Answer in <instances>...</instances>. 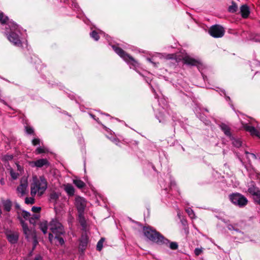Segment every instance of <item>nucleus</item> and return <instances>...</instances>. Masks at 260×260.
<instances>
[{"label":"nucleus","mask_w":260,"mask_h":260,"mask_svg":"<svg viewBox=\"0 0 260 260\" xmlns=\"http://www.w3.org/2000/svg\"><path fill=\"white\" fill-rule=\"evenodd\" d=\"M231 202L240 207H244L247 204V199L240 193H233L230 196Z\"/></svg>","instance_id":"nucleus-6"},{"label":"nucleus","mask_w":260,"mask_h":260,"mask_svg":"<svg viewBox=\"0 0 260 260\" xmlns=\"http://www.w3.org/2000/svg\"><path fill=\"white\" fill-rule=\"evenodd\" d=\"M21 216L24 219H28L29 218L30 214L26 211H23L21 213Z\"/></svg>","instance_id":"nucleus-30"},{"label":"nucleus","mask_w":260,"mask_h":260,"mask_svg":"<svg viewBox=\"0 0 260 260\" xmlns=\"http://www.w3.org/2000/svg\"><path fill=\"white\" fill-rule=\"evenodd\" d=\"M47 187V183L43 177H37L33 176L32 182L30 185V194L34 197L36 194L42 196L45 191Z\"/></svg>","instance_id":"nucleus-1"},{"label":"nucleus","mask_w":260,"mask_h":260,"mask_svg":"<svg viewBox=\"0 0 260 260\" xmlns=\"http://www.w3.org/2000/svg\"><path fill=\"white\" fill-rule=\"evenodd\" d=\"M183 60L185 63L190 64V65L196 66L198 63H199V61L198 60L191 58V57H190L188 55L185 56L183 58Z\"/></svg>","instance_id":"nucleus-16"},{"label":"nucleus","mask_w":260,"mask_h":260,"mask_svg":"<svg viewBox=\"0 0 260 260\" xmlns=\"http://www.w3.org/2000/svg\"><path fill=\"white\" fill-rule=\"evenodd\" d=\"M13 24L12 28H11V30H15L16 29V26L15 24L12 23Z\"/></svg>","instance_id":"nucleus-45"},{"label":"nucleus","mask_w":260,"mask_h":260,"mask_svg":"<svg viewBox=\"0 0 260 260\" xmlns=\"http://www.w3.org/2000/svg\"><path fill=\"white\" fill-rule=\"evenodd\" d=\"M88 237L86 235H83L80 239L79 247L81 249H84L88 243Z\"/></svg>","instance_id":"nucleus-17"},{"label":"nucleus","mask_w":260,"mask_h":260,"mask_svg":"<svg viewBox=\"0 0 260 260\" xmlns=\"http://www.w3.org/2000/svg\"><path fill=\"white\" fill-rule=\"evenodd\" d=\"M243 127L246 131L249 132L251 135L260 138V128L258 126H257L256 128H255L253 126L245 124L244 125Z\"/></svg>","instance_id":"nucleus-9"},{"label":"nucleus","mask_w":260,"mask_h":260,"mask_svg":"<svg viewBox=\"0 0 260 260\" xmlns=\"http://www.w3.org/2000/svg\"><path fill=\"white\" fill-rule=\"evenodd\" d=\"M34 260H42V257L40 255H38L36 257Z\"/></svg>","instance_id":"nucleus-44"},{"label":"nucleus","mask_w":260,"mask_h":260,"mask_svg":"<svg viewBox=\"0 0 260 260\" xmlns=\"http://www.w3.org/2000/svg\"><path fill=\"white\" fill-rule=\"evenodd\" d=\"M3 205L6 211H10L11 209L12 203L10 200H6L3 201Z\"/></svg>","instance_id":"nucleus-20"},{"label":"nucleus","mask_w":260,"mask_h":260,"mask_svg":"<svg viewBox=\"0 0 260 260\" xmlns=\"http://www.w3.org/2000/svg\"><path fill=\"white\" fill-rule=\"evenodd\" d=\"M1 183H2V184H4V181H3V180H1Z\"/></svg>","instance_id":"nucleus-46"},{"label":"nucleus","mask_w":260,"mask_h":260,"mask_svg":"<svg viewBox=\"0 0 260 260\" xmlns=\"http://www.w3.org/2000/svg\"><path fill=\"white\" fill-rule=\"evenodd\" d=\"M259 191V190L254 185L253 182H250V183L249 184V185L248 186V192L249 193H250L251 194H252V196H254V195H255L256 194V193H257L258 191Z\"/></svg>","instance_id":"nucleus-19"},{"label":"nucleus","mask_w":260,"mask_h":260,"mask_svg":"<svg viewBox=\"0 0 260 260\" xmlns=\"http://www.w3.org/2000/svg\"><path fill=\"white\" fill-rule=\"evenodd\" d=\"M170 247L172 249H176L178 247V245L177 243L172 242L170 245Z\"/></svg>","instance_id":"nucleus-38"},{"label":"nucleus","mask_w":260,"mask_h":260,"mask_svg":"<svg viewBox=\"0 0 260 260\" xmlns=\"http://www.w3.org/2000/svg\"><path fill=\"white\" fill-rule=\"evenodd\" d=\"M9 40L12 42L14 45H19L20 44V41L18 36L14 32H11L8 37Z\"/></svg>","instance_id":"nucleus-13"},{"label":"nucleus","mask_w":260,"mask_h":260,"mask_svg":"<svg viewBox=\"0 0 260 260\" xmlns=\"http://www.w3.org/2000/svg\"><path fill=\"white\" fill-rule=\"evenodd\" d=\"M6 235L8 241L11 243H16L18 238V235L16 232L8 231L7 232Z\"/></svg>","instance_id":"nucleus-12"},{"label":"nucleus","mask_w":260,"mask_h":260,"mask_svg":"<svg viewBox=\"0 0 260 260\" xmlns=\"http://www.w3.org/2000/svg\"><path fill=\"white\" fill-rule=\"evenodd\" d=\"M49 228L51 233L49 234V241L52 242L55 237L60 236L64 233V230L61 223L57 219H53L49 224Z\"/></svg>","instance_id":"nucleus-2"},{"label":"nucleus","mask_w":260,"mask_h":260,"mask_svg":"<svg viewBox=\"0 0 260 260\" xmlns=\"http://www.w3.org/2000/svg\"><path fill=\"white\" fill-rule=\"evenodd\" d=\"M63 188L68 195L72 196L74 194L75 189L70 184H66L63 185Z\"/></svg>","instance_id":"nucleus-18"},{"label":"nucleus","mask_w":260,"mask_h":260,"mask_svg":"<svg viewBox=\"0 0 260 260\" xmlns=\"http://www.w3.org/2000/svg\"><path fill=\"white\" fill-rule=\"evenodd\" d=\"M32 143L34 145H37L38 144H39L40 140L38 139H35L32 140Z\"/></svg>","instance_id":"nucleus-39"},{"label":"nucleus","mask_w":260,"mask_h":260,"mask_svg":"<svg viewBox=\"0 0 260 260\" xmlns=\"http://www.w3.org/2000/svg\"><path fill=\"white\" fill-rule=\"evenodd\" d=\"M40 229L44 234H46L49 225L47 224L46 221H42L40 224Z\"/></svg>","instance_id":"nucleus-21"},{"label":"nucleus","mask_w":260,"mask_h":260,"mask_svg":"<svg viewBox=\"0 0 260 260\" xmlns=\"http://www.w3.org/2000/svg\"><path fill=\"white\" fill-rule=\"evenodd\" d=\"M202 251H203L202 249L196 248L194 250V253L197 256H198V255H200L202 252Z\"/></svg>","instance_id":"nucleus-37"},{"label":"nucleus","mask_w":260,"mask_h":260,"mask_svg":"<svg viewBox=\"0 0 260 260\" xmlns=\"http://www.w3.org/2000/svg\"><path fill=\"white\" fill-rule=\"evenodd\" d=\"M113 49L122 58H123L126 61H134L133 57L130 56L129 55L126 54L123 50L121 48L113 47Z\"/></svg>","instance_id":"nucleus-10"},{"label":"nucleus","mask_w":260,"mask_h":260,"mask_svg":"<svg viewBox=\"0 0 260 260\" xmlns=\"http://www.w3.org/2000/svg\"><path fill=\"white\" fill-rule=\"evenodd\" d=\"M233 143L236 147H239L241 145V142L239 140H235Z\"/></svg>","instance_id":"nucleus-35"},{"label":"nucleus","mask_w":260,"mask_h":260,"mask_svg":"<svg viewBox=\"0 0 260 260\" xmlns=\"http://www.w3.org/2000/svg\"><path fill=\"white\" fill-rule=\"evenodd\" d=\"M75 204L79 213V216L80 222L83 224L84 223L85 220L82 214L86 206V201L84 198L77 196L75 198Z\"/></svg>","instance_id":"nucleus-4"},{"label":"nucleus","mask_w":260,"mask_h":260,"mask_svg":"<svg viewBox=\"0 0 260 260\" xmlns=\"http://www.w3.org/2000/svg\"><path fill=\"white\" fill-rule=\"evenodd\" d=\"M8 20V18L7 16H4L3 13L0 14V22L2 23H6Z\"/></svg>","instance_id":"nucleus-28"},{"label":"nucleus","mask_w":260,"mask_h":260,"mask_svg":"<svg viewBox=\"0 0 260 260\" xmlns=\"http://www.w3.org/2000/svg\"><path fill=\"white\" fill-rule=\"evenodd\" d=\"M26 130L28 134H31L33 132V129L31 127H27Z\"/></svg>","instance_id":"nucleus-41"},{"label":"nucleus","mask_w":260,"mask_h":260,"mask_svg":"<svg viewBox=\"0 0 260 260\" xmlns=\"http://www.w3.org/2000/svg\"><path fill=\"white\" fill-rule=\"evenodd\" d=\"M25 202L27 204H33L34 203V197L32 196L30 198H26L25 200Z\"/></svg>","instance_id":"nucleus-31"},{"label":"nucleus","mask_w":260,"mask_h":260,"mask_svg":"<svg viewBox=\"0 0 260 260\" xmlns=\"http://www.w3.org/2000/svg\"><path fill=\"white\" fill-rule=\"evenodd\" d=\"M105 240L104 238H101V239L98 242L96 248L98 250L100 251L102 249L103 247V243Z\"/></svg>","instance_id":"nucleus-25"},{"label":"nucleus","mask_w":260,"mask_h":260,"mask_svg":"<svg viewBox=\"0 0 260 260\" xmlns=\"http://www.w3.org/2000/svg\"><path fill=\"white\" fill-rule=\"evenodd\" d=\"M38 218V216L37 215H34L33 216V217H32L30 219V222L31 223H33V221L35 219H37Z\"/></svg>","instance_id":"nucleus-42"},{"label":"nucleus","mask_w":260,"mask_h":260,"mask_svg":"<svg viewBox=\"0 0 260 260\" xmlns=\"http://www.w3.org/2000/svg\"><path fill=\"white\" fill-rule=\"evenodd\" d=\"M31 210L34 212V213H38L41 210V207H32V209H31Z\"/></svg>","instance_id":"nucleus-36"},{"label":"nucleus","mask_w":260,"mask_h":260,"mask_svg":"<svg viewBox=\"0 0 260 260\" xmlns=\"http://www.w3.org/2000/svg\"><path fill=\"white\" fill-rule=\"evenodd\" d=\"M253 199L255 202L260 205V190L253 196Z\"/></svg>","instance_id":"nucleus-26"},{"label":"nucleus","mask_w":260,"mask_h":260,"mask_svg":"<svg viewBox=\"0 0 260 260\" xmlns=\"http://www.w3.org/2000/svg\"><path fill=\"white\" fill-rule=\"evenodd\" d=\"M46 151H47L46 150V149L44 148V147H38L36 149V152H37L38 154L45 153L46 152Z\"/></svg>","instance_id":"nucleus-32"},{"label":"nucleus","mask_w":260,"mask_h":260,"mask_svg":"<svg viewBox=\"0 0 260 260\" xmlns=\"http://www.w3.org/2000/svg\"><path fill=\"white\" fill-rule=\"evenodd\" d=\"M73 183L79 188H82L85 186V183L81 180L74 179Z\"/></svg>","instance_id":"nucleus-22"},{"label":"nucleus","mask_w":260,"mask_h":260,"mask_svg":"<svg viewBox=\"0 0 260 260\" xmlns=\"http://www.w3.org/2000/svg\"><path fill=\"white\" fill-rule=\"evenodd\" d=\"M17 167L18 170L20 172H21V171L22 170V167L17 164Z\"/></svg>","instance_id":"nucleus-43"},{"label":"nucleus","mask_w":260,"mask_h":260,"mask_svg":"<svg viewBox=\"0 0 260 260\" xmlns=\"http://www.w3.org/2000/svg\"><path fill=\"white\" fill-rule=\"evenodd\" d=\"M54 239H56L58 241V243L59 244L62 245L64 243V240L63 239L61 238L60 237V236H58L57 237H55L54 235Z\"/></svg>","instance_id":"nucleus-34"},{"label":"nucleus","mask_w":260,"mask_h":260,"mask_svg":"<svg viewBox=\"0 0 260 260\" xmlns=\"http://www.w3.org/2000/svg\"><path fill=\"white\" fill-rule=\"evenodd\" d=\"M221 127L225 135H226L227 136H230V129L228 127V126L224 124H222L221 125Z\"/></svg>","instance_id":"nucleus-24"},{"label":"nucleus","mask_w":260,"mask_h":260,"mask_svg":"<svg viewBox=\"0 0 260 260\" xmlns=\"http://www.w3.org/2000/svg\"><path fill=\"white\" fill-rule=\"evenodd\" d=\"M21 223L23 228V232L27 238L31 239L34 246H35L38 243L35 233L31 230H30L28 228L27 225L22 220H21Z\"/></svg>","instance_id":"nucleus-7"},{"label":"nucleus","mask_w":260,"mask_h":260,"mask_svg":"<svg viewBox=\"0 0 260 260\" xmlns=\"http://www.w3.org/2000/svg\"><path fill=\"white\" fill-rule=\"evenodd\" d=\"M238 9V6L234 3H232L231 6L229 7V11L231 13H234L236 12Z\"/></svg>","instance_id":"nucleus-23"},{"label":"nucleus","mask_w":260,"mask_h":260,"mask_svg":"<svg viewBox=\"0 0 260 260\" xmlns=\"http://www.w3.org/2000/svg\"><path fill=\"white\" fill-rule=\"evenodd\" d=\"M183 60L185 63L190 64V65L196 66L198 63H199V61L198 60L191 58V57H190L188 55L185 56L183 58Z\"/></svg>","instance_id":"nucleus-15"},{"label":"nucleus","mask_w":260,"mask_h":260,"mask_svg":"<svg viewBox=\"0 0 260 260\" xmlns=\"http://www.w3.org/2000/svg\"><path fill=\"white\" fill-rule=\"evenodd\" d=\"M13 158V156L12 155L8 154V155H6L4 156L3 157V159L5 161H9L12 160Z\"/></svg>","instance_id":"nucleus-29"},{"label":"nucleus","mask_w":260,"mask_h":260,"mask_svg":"<svg viewBox=\"0 0 260 260\" xmlns=\"http://www.w3.org/2000/svg\"><path fill=\"white\" fill-rule=\"evenodd\" d=\"M10 173L12 178L14 180L16 179L19 176L18 173L15 172L12 169H10Z\"/></svg>","instance_id":"nucleus-27"},{"label":"nucleus","mask_w":260,"mask_h":260,"mask_svg":"<svg viewBox=\"0 0 260 260\" xmlns=\"http://www.w3.org/2000/svg\"><path fill=\"white\" fill-rule=\"evenodd\" d=\"M186 211L187 212L189 215H190L191 217H193L194 215L193 211L190 209H188L186 210Z\"/></svg>","instance_id":"nucleus-40"},{"label":"nucleus","mask_w":260,"mask_h":260,"mask_svg":"<svg viewBox=\"0 0 260 260\" xmlns=\"http://www.w3.org/2000/svg\"><path fill=\"white\" fill-rule=\"evenodd\" d=\"M27 187V177L24 176L21 178L20 184L16 188L17 195L20 197H24L28 192Z\"/></svg>","instance_id":"nucleus-5"},{"label":"nucleus","mask_w":260,"mask_h":260,"mask_svg":"<svg viewBox=\"0 0 260 260\" xmlns=\"http://www.w3.org/2000/svg\"><path fill=\"white\" fill-rule=\"evenodd\" d=\"M91 36L96 41H98L99 39L98 33L95 31H93L91 34Z\"/></svg>","instance_id":"nucleus-33"},{"label":"nucleus","mask_w":260,"mask_h":260,"mask_svg":"<svg viewBox=\"0 0 260 260\" xmlns=\"http://www.w3.org/2000/svg\"><path fill=\"white\" fill-rule=\"evenodd\" d=\"M144 235L150 240L156 243L162 241L163 237L158 233L149 227L144 228L143 229Z\"/></svg>","instance_id":"nucleus-3"},{"label":"nucleus","mask_w":260,"mask_h":260,"mask_svg":"<svg viewBox=\"0 0 260 260\" xmlns=\"http://www.w3.org/2000/svg\"><path fill=\"white\" fill-rule=\"evenodd\" d=\"M48 161L46 159H40L36 161H31L29 162V165L32 167H42L44 166L48 165Z\"/></svg>","instance_id":"nucleus-11"},{"label":"nucleus","mask_w":260,"mask_h":260,"mask_svg":"<svg viewBox=\"0 0 260 260\" xmlns=\"http://www.w3.org/2000/svg\"><path fill=\"white\" fill-rule=\"evenodd\" d=\"M209 32L214 38H220L224 35V29L221 26L215 25L210 28Z\"/></svg>","instance_id":"nucleus-8"},{"label":"nucleus","mask_w":260,"mask_h":260,"mask_svg":"<svg viewBox=\"0 0 260 260\" xmlns=\"http://www.w3.org/2000/svg\"><path fill=\"white\" fill-rule=\"evenodd\" d=\"M1 213H2V212H1V211L0 210V215L1 214Z\"/></svg>","instance_id":"nucleus-47"},{"label":"nucleus","mask_w":260,"mask_h":260,"mask_svg":"<svg viewBox=\"0 0 260 260\" xmlns=\"http://www.w3.org/2000/svg\"><path fill=\"white\" fill-rule=\"evenodd\" d=\"M240 13L243 18H247L250 13L249 7L246 5H242L240 8Z\"/></svg>","instance_id":"nucleus-14"}]
</instances>
